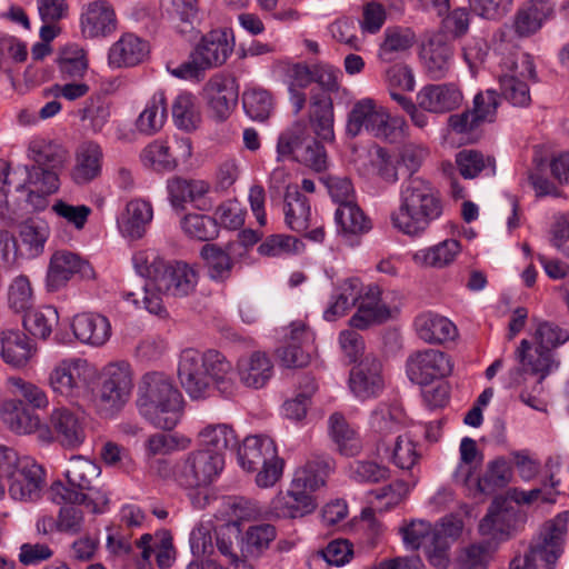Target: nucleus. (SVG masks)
I'll return each mask as SVG.
<instances>
[{"label": "nucleus", "mask_w": 569, "mask_h": 569, "mask_svg": "<svg viewBox=\"0 0 569 569\" xmlns=\"http://www.w3.org/2000/svg\"><path fill=\"white\" fill-rule=\"evenodd\" d=\"M168 117L167 98L164 92H156L146 103L136 120V129L143 136H153L164 126Z\"/></svg>", "instance_id": "nucleus-42"}, {"label": "nucleus", "mask_w": 569, "mask_h": 569, "mask_svg": "<svg viewBox=\"0 0 569 569\" xmlns=\"http://www.w3.org/2000/svg\"><path fill=\"white\" fill-rule=\"evenodd\" d=\"M242 104L246 113L256 121L267 120L274 109L271 93L259 87H251L244 90Z\"/></svg>", "instance_id": "nucleus-56"}, {"label": "nucleus", "mask_w": 569, "mask_h": 569, "mask_svg": "<svg viewBox=\"0 0 569 569\" xmlns=\"http://www.w3.org/2000/svg\"><path fill=\"white\" fill-rule=\"evenodd\" d=\"M210 184L201 179L172 177L167 181V191L172 207L183 209L187 202H196L203 198Z\"/></svg>", "instance_id": "nucleus-43"}, {"label": "nucleus", "mask_w": 569, "mask_h": 569, "mask_svg": "<svg viewBox=\"0 0 569 569\" xmlns=\"http://www.w3.org/2000/svg\"><path fill=\"white\" fill-rule=\"evenodd\" d=\"M133 263L136 270L146 280L138 292L124 291V300L161 318L168 315L162 303V295L188 296L198 281L197 272L188 263L182 261L168 263L154 251L137 252L133 256Z\"/></svg>", "instance_id": "nucleus-1"}, {"label": "nucleus", "mask_w": 569, "mask_h": 569, "mask_svg": "<svg viewBox=\"0 0 569 569\" xmlns=\"http://www.w3.org/2000/svg\"><path fill=\"white\" fill-rule=\"evenodd\" d=\"M452 362L448 355L437 349L412 352L406 362L408 378L417 385H429L449 376Z\"/></svg>", "instance_id": "nucleus-19"}, {"label": "nucleus", "mask_w": 569, "mask_h": 569, "mask_svg": "<svg viewBox=\"0 0 569 569\" xmlns=\"http://www.w3.org/2000/svg\"><path fill=\"white\" fill-rule=\"evenodd\" d=\"M237 375L243 386L259 389L264 387L271 379L273 365L266 353L256 351L248 357L239 359Z\"/></svg>", "instance_id": "nucleus-31"}, {"label": "nucleus", "mask_w": 569, "mask_h": 569, "mask_svg": "<svg viewBox=\"0 0 569 569\" xmlns=\"http://www.w3.org/2000/svg\"><path fill=\"white\" fill-rule=\"evenodd\" d=\"M417 41L412 29L406 27H388L379 46L378 58L383 62H392L405 56Z\"/></svg>", "instance_id": "nucleus-38"}, {"label": "nucleus", "mask_w": 569, "mask_h": 569, "mask_svg": "<svg viewBox=\"0 0 569 569\" xmlns=\"http://www.w3.org/2000/svg\"><path fill=\"white\" fill-rule=\"evenodd\" d=\"M181 228L188 237L201 241L213 239L218 233L216 220L199 213L187 214L181 220Z\"/></svg>", "instance_id": "nucleus-64"}, {"label": "nucleus", "mask_w": 569, "mask_h": 569, "mask_svg": "<svg viewBox=\"0 0 569 569\" xmlns=\"http://www.w3.org/2000/svg\"><path fill=\"white\" fill-rule=\"evenodd\" d=\"M58 63L59 70L64 79L82 78L88 70L87 53L77 44L63 48Z\"/></svg>", "instance_id": "nucleus-60"}, {"label": "nucleus", "mask_w": 569, "mask_h": 569, "mask_svg": "<svg viewBox=\"0 0 569 569\" xmlns=\"http://www.w3.org/2000/svg\"><path fill=\"white\" fill-rule=\"evenodd\" d=\"M358 310L350 318L349 323L357 329H366L375 322H382L390 318V309L381 298L378 286H363L361 298L358 300Z\"/></svg>", "instance_id": "nucleus-24"}, {"label": "nucleus", "mask_w": 569, "mask_h": 569, "mask_svg": "<svg viewBox=\"0 0 569 569\" xmlns=\"http://www.w3.org/2000/svg\"><path fill=\"white\" fill-rule=\"evenodd\" d=\"M238 461L244 470L258 471L256 483L260 488L273 487L282 477L284 461L267 436L246 437L238 449Z\"/></svg>", "instance_id": "nucleus-7"}, {"label": "nucleus", "mask_w": 569, "mask_h": 569, "mask_svg": "<svg viewBox=\"0 0 569 569\" xmlns=\"http://www.w3.org/2000/svg\"><path fill=\"white\" fill-rule=\"evenodd\" d=\"M100 467L83 456L70 458L64 471L68 485L54 481L49 498L57 505L81 503L92 513H102L109 505V492L97 486Z\"/></svg>", "instance_id": "nucleus-4"}, {"label": "nucleus", "mask_w": 569, "mask_h": 569, "mask_svg": "<svg viewBox=\"0 0 569 569\" xmlns=\"http://www.w3.org/2000/svg\"><path fill=\"white\" fill-rule=\"evenodd\" d=\"M443 212L439 190L422 177H409L399 193V206L391 213V223L399 232L419 237Z\"/></svg>", "instance_id": "nucleus-3"}, {"label": "nucleus", "mask_w": 569, "mask_h": 569, "mask_svg": "<svg viewBox=\"0 0 569 569\" xmlns=\"http://www.w3.org/2000/svg\"><path fill=\"white\" fill-rule=\"evenodd\" d=\"M76 274L82 280H93L96 278L92 266L78 253L58 250L50 258L46 288L49 292H56L64 288Z\"/></svg>", "instance_id": "nucleus-16"}, {"label": "nucleus", "mask_w": 569, "mask_h": 569, "mask_svg": "<svg viewBox=\"0 0 569 569\" xmlns=\"http://www.w3.org/2000/svg\"><path fill=\"white\" fill-rule=\"evenodd\" d=\"M152 217V207L148 201L133 199L127 203L124 211L118 218V227L124 237L140 239L144 236Z\"/></svg>", "instance_id": "nucleus-34"}, {"label": "nucleus", "mask_w": 569, "mask_h": 569, "mask_svg": "<svg viewBox=\"0 0 569 569\" xmlns=\"http://www.w3.org/2000/svg\"><path fill=\"white\" fill-rule=\"evenodd\" d=\"M59 315L56 308L43 306L24 312L23 327L32 336L46 340L58 325Z\"/></svg>", "instance_id": "nucleus-53"}, {"label": "nucleus", "mask_w": 569, "mask_h": 569, "mask_svg": "<svg viewBox=\"0 0 569 569\" xmlns=\"http://www.w3.org/2000/svg\"><path fill=\"white\" fill-rule=\"evenodd\" d=\"M178 379L187 395L194 400L210 397L214 391L232 396L237 389L236 371L221 352L187 348L178 361Z\"/></svg>", "instance_id": "nucleus-2"}, {"label": "nucleus", "mask_w": 569, "mask_h": 569, "mask_svg": "<svg viewBox=\"0 0 569 569\" xmlns=\"http://www.w3.org/2000/svg\"><path fill=\"white\" fill-rule=\"evenodd\" d=\"M203 96L211 116L218 121H224L237 106L239 86L234 77L218 73L206 83Z\"/></svg>", "instance_id": "nucleus-20"}, {"label": "nucleus", "mask_w": 569, "mask_h": 569, "mask_svg": "<svg viewBox=\"0 0 569 569\" xmlns=\"http://www.w3.org/2000/svg\"><path fill=\"white\" fill-rule=\"evenodd\" d=\"M515 511L503 497H497L490 505L487 515L479 523L481 536L492 540H506L510 537Z\"/></svg>", "instance_id": "nucleus-26"}, {"label": "nucleus", "mask_w": 569, "mask_h": 569, "mask_svg": "<svg viewBox=\"0 0 569 569\" xmlns=\"http://www.w3.org/2000/svg\"><path fill=\"white\" fill-rule=\"evenodd\" d=\"M133 389V371L126 361L107 365L101 373L98 402L102 410L114 413L130 399Z\"/></svg>", "instance_id": "nucleus-12"}, {"label": "nucleus", "mask_w": 569, "mask_h": 569, "mask_svg": "<svg viewBox=\"0 0 569 569\" xmlns=\"http://www.w3.org/2000/svg\"><path fill=\"white\" fill-rule=\"evenodd\" d=\"M405 423V412L398 405L380 402L370 413L369 427L378 436L399 431Z\"/></svg>", "instance_id": "nucleus-45"}, {"label": "nucleus", "mask_w": 569, "mask_h": 569, "mask_svg": "<svg viewBox=\"0 0 569 569\" xmlns=\"http://www.w3.org/2000/svg\"><path fill=\"white\" fill-rule=\"evenodd\" d=\"M425 73L432 80L446 78L453 61L452 48L440 39H430L420 51Z\"/></svg>", "instance_id": "nucleus-28"}, {"label": "nucleus", "mask_w": 569, "mask_h": 569, "mask_svg": "<svg viewBox=\"0 0 569 569\" xmlns=\"http://www.w3.org/2000/svg\"><path fill=\"white\" fill-rule=\"evenodd\" d=\"M284 222L295 232H305L313 224L309 199L297 186H288L283 200Z\"/></svg>", "instance_id": "nucleus-29"}, {"label": "nucleus", "mask_w": 569, "mask_h": 569, "mask_svg": "<svg viewBox=\"0 0 569 569\" xmlns=\"http://www.w3.org/2000/svg\"><path fill=\"white\" fill-rule=\"evenodd\" d=\"M418 337L428 343H443L457 335L456 326L446 317L435 313H422L415 320Z\"/></svg>", "instance_id": "nucleus-39"}, {"label": "nucleus", "mask_w": 569, "mask_h": 569, "mask_svg": "<svg viewBox=\"0 0 569 569\" xmlns=\"http://www.w3.org/2000/svg\"><path fill=\"white\" fill-rule=\"evenodd\" d=\"M386 387L382 363L372 356H367L349 375V389L361 400L378 398Z\"/></svg>", "instance_id": "nucleus-22"}, {"label": "nucleus", "mask_w": 569, "mask_h": 569, "mask_svg": "<svg viewBox=\"0 0 569 569\" xmlns=\"http://www.w3.org/2000/svg\"><path fill=\"white\" fill-rule=\"evenodd\" d=\"M569 511H562L546 521L530 542L528 551L541 569H553L565 551Z\"/></svg>", "instance_id": "nucleus-11"}, {"label": "nucleus", "mask_w": 569, "mask_h": 569, "mask_svg": "<svg viewBox=\"0 0 569 569\" xmlns=\"http://www.w3.org/2000/svg\"><path fill=\"white\" fill-rule=\"evenodd\" d=\"M515 358L519 366L511 369L508 373V386L510 388L520 387L526 382V373L538 376L536 383L539 385L555 369L559 362L555 359L553 352L540 348L538 345L532 349L529 340H521L515 351Z\"/></svg>", "instance_id": "nucleus-13"}, {"label": "nucleus", "mask_w": 569, "mask_h": 569, "mask_svg": "<svg viewBox=\"0 0 569 569\" xmlns=\"http://www.w3.org/2000/svg\"><path fill=\"white\" fill-rule=\"evenodd\" d=\"M553 16V8L546 0H530L521 6L513 18V29L519 37L537 33Z\"/></svg>", "instance_id": "nucleus-32"}, {"label": "nucleus", "mask_w": 569, "mask_h": 569, "mask_svg": "<svg viewBox=\"0 0 569 569\" xmlns=\"http://www.w3.org/2000/svg\"><path fill=\"white\" fill-rule=\"evenodd\" d=\"M335 219L345 233H363L371 228L370 220L357 204L356 200L340 204L336 210Z\"/></svg>", "instance_id": "nucleus-57"}, {"label": "nucleus", "mask_w": 569, "mask_h": 569, "mask_svg": "<svg viewBox=\"0 0 569 569\" xmlns=\"http://www.w3.org/2000/svg\"><path fill=\"white\" fill-rule=\"evenodd\" d=\"M19 236L26 246L30 257H38L44 250V244L50 236V228L47 221L33 217L24 220L19 227Z\"/></svg>", "instance_id": "nucleus-50"}, {"label": "nucleus", "mask_w": 569, "mask_h": 569, "mask_svg": "<svg viewBox=\"0 0 569 569\" xmlns=\"http://www.w3.org/2000/svg\"><path fill=\"white\" fill-rule=\"evenodd\" d=\"M149 53V44L133 33H124L109 49L108 61L112 68L133 67Z\"/></svg>", "instance_id": "nucleus-30"}, {"label": "nucleus", "mask_w": 569, "mask_h": 569, "mask_svg": "<svg viewBox=\"0 0 569 569\" xmlns=\"http://www.w3.org/2000/svg\"><path fill=\"white\" fill-rule=\"evenodd\" d=\"M416 101L421 109L442 114L458 109L463 94L455 83L426 84L418 91Z\"/></svg>", "instance_id": "nucleus-23"}, {"label": "nucleus", "mask_w": 569, "mask_h": 569, "mask_svg": "<svg viewBox=\"0 0 569 569\" xmlns=\"http://www.w3.org/2000/svg\"><path fill=\"white\" fill-rule=\"evenodd\" d=\"M460 252V241L445 239L433 246L417 250L412 253L411 259L420 268L443 269L451 266Z\"/></svg>", "instance_id": "nucleus-33"}, {"label": "nucleus", "mask_w": 569, "mask_h": 569, "mask_svg": "<svg viewBox=\"0 0 569 569\" xmlns=\"http://www.w3.org/2000/svg\"><path fill=\"white\" fill-rule=\"evenodd\" d=\"M405 128L407 124L402 118H391L382 106L371 98H365L352 106L346 129L351 137L366 130L377 138L395 140L403 134Z\"/></svg>", "instance_id": "nucleus-9"}, {"label": "nucleus", "mask_w": 569, "mask_h": 569, "mask_svg": "<svg viewBox=\"0 0 569 569\" xmlns=\"http://www.w3.org/2000/svg\"><path fill=\"white\" fill-rule=\"evenodd\" d=\"M310 122L320 139L333 140V108L330 97L318 94L311 98Z\"/></svg>", "instance_id": "nucleus-46"}, {"label": "nucleus", "mask_w": 569, "mask_h": 569, "mask_svg": "<svg viewBox=\"0 0 569 569\" xmlns=\"http://www.w3.org/2000/svg\"><path fill=\"white\" fill-rule=\"evenodd\" d=\"M110 102L101 94L87 99L81 110V119L88 121L93 132H101L110 118Z\"/></svg>", "instance_id": "nucleus-62"}, {"label": "nucleus", "mask_w": 569, "mask_h": 569, "mask_svg": "<svg viewBox=\"0 0 569 569\" xmlns=\"http://www.w3.org/2000/svg\"><path fill=\"white\" fill-rule=\"evenodd\" d=\"M498 81L501 96L515 107L531 102L529 82L537 81L532 57L521 50L503 56L499 62Z\"/></svg>", "instance_id": "nucleus-8"}, {"label": "nucleus", "mask_w": 569, "mask_h": 569, "mask_svg": "<svg viewBox=\"0 0 569 569\" xmlns=\"http://www.w3.org/2000/svg\"><path fill=\"white\" fill-rule=\"evenodd\" d=\"M318 503L312 495L306 493L300 488H295L291 482L289 489L280 491L270 502V512L277 518L295 519L312 513Z\"/></svg>", "instance_id": "nucleus-25"}, {"label": "nucleus", "mask_w": 569, "mask_h": 569, "mask_svg": "<svg viewBox=\"0 0 569 569\" xmlns=\"http://www.w3.org/2000/svg\"><path fill=\"white\" fill-rule=\"evenodd\" d=\"M140 413L153 426L170 430L176 427L183 399L172 380L162 372H147L138 386Z\"/></svg>", "instance_id": "nucleus-5"}, {"label": "nucleus", "mask_w": 569, "mask_h": 569, "mask_svg": "<svg viewBox=\"0 0 569 569\" xmlns=\"http://www.w3.org/2000/svg\"><path fill=\"white\" fill-rule=\"evenodd\" d=\"M1 420L4 426L18 436L34 435L42 443L50 439L47 423L42 421L36 410L27 406L21 399L6 400L0 408Z\"/></svg>", "instance_id": "nucleus-17"}, {"label": "nucleus", "mask_w": 569, "mask_h": 569, "mask_svg": "<svg viewBox=\"0 0 569 569\" xmlns=\"http://www.w3.org/2000/svg\"><path fill=\"white\" fill-rule=\"evenodd\" d=\"M36 353V347L21 331L6 330L0 335V357L14 369L24 368Z\"/></svg>", "instance_id": "nucleus-27"}, {"label": "nucleus", "mask_w": 569, "mask_h": 569, "mask_svg": "<svg viewBox=\"0 0 569 569\" xmlns=\"http://www.w3.org/2000/svg\"><path fill=\"white\" fill-rule=\"evenodd\" d=\"M511 479V469L507 461L498 458L488 463L482 477H472L471 488L477 492L491 493L508 485Z\"/></svg>", "instance_id": "nucleus-51"}, {"label": "nucleus", "mask_w": 569, "mask_h": 569, "mask_svg": "<svg viewBox=\"0 0 569 569\" xmlns=\"http://www.w3.org/2000/svg\"><path fill=\"white\" fill-rule=\"evenodd\" d=\"M161 8L172 19L179 23L177 28L181 33H187L194 29V23L199 21V6L197 0H160Z\"/></svg>", "instance_id": "nucleus-54"}, {"label": "nucleus", "mask_w": 569, "mask_h": 569, "mask_svg": "<svg viewBox=\"0 0 569 569\" xmlns=\"http://www.w3.org/2000/svg\"><path fill=\"white\" fill-rule=\"evenodd\" d=\"M362 282L358 278H349L343 280L337 288V293L333 296V301L325 310L323 317L328 321H333L342 317L358 305L361 298Z\"/></svg>", "instance_id": "nucleus-44"}, {"label": "nucleus", "mask_w": 569, "mask_h": 569, "mask_svg": "<svg viewBox=\"0 0 569 569\" xmlns=\"http://www.w3.org/2000/svg\"><path fill=\"white\" fill-rule=\"evenodd\" d=\"M224 459L209 450L190 452L178 466L176 477L184 488H202L213 482L223 469Z\"/></svg>", "instance_id": "nucleus-14"}, {"label": "nucleus", "mask_w": 569, "mask_h": 569, "mask_svg": "<svg viewBox=\"0 0 569 569\" xmlns=\"http://www.w3.org/2000/svg\"><path fill=\"white\" fill-rule=\"evenodd\" d=\"M71 327L79 341L96 347L104 345L111 336L109 320L97 313L77 315Z\"/></svg>", "instance_id": "nucleus-36"}, {"label": "nucleus", "mask_w": 569, "mask_h": 569, "mask_svg": "<svg viewBox=\"0 0 569 569\" xmlns=\"http://www.w3.org/2000/svg\"><path fill=\"white\" fill-rule=\"evenodd\" d=\"M533 338L536 345L552 352L556 348L569 341V328L551 321H538Z\"/></svg>", "instance_id": "nucleus-61"}, {"label": "nucleus", "mask_w": 569, "mask_h": 569, "mask_svg": "<svg viewBox=\"0 0 569 569\" xmlns=\"http://www.w3.org/2000/svg\"><path fill=\"white\" fill-rule=\"evenodd\" d=\"M92 376V366L83 358L73 357L57 362L47 381L56 397L73 402L86 393Z\"/></svg>", "instance_id": "nucleus-10"}, {"label": "nucleus", "mask_w": 569, "mask_h": 569, "mask_svg": "<svg viewBox=\"0 0 569 569\" xmlns=\"http://www.w3.org/2000/svg\"><path fill=\"white\" fill-rule=\"evenodd\" d=\"M194 54L206 69L223 64L232 52L226 31L213 30L202 38Z\"/></svg>", "instance_id": "nucleus-37"}, {"label": "nucleus", "mask_w": 569, "mask_h": 569, "mask_svg": "<svg viewBox=\"0 0 569 569\" xmlns=\"http://www.w3.org/2000/svg\"><path fill=\"white\" fill-rule=\"evenodd\" d=\"M306 122L299 120L282 130L277 140V159L296 161L298 152L309 138Z\"/></svg>", "instance_id": "nucleus-48"}, {"label": "nucleus", "mask_w": 569, "mask_h": 569, "mask_svg": "<svg viewBox=\"0 0 569 569\" xmlns=\"http://www.w3.org/2000/svg\"><path fill=\"white\" fill-rule=\"evenodd\" d=\"M331 462L328 457H316L295 471L291 482L295 488H300L306 493L312 495L325 486L326 478L331 470Z\"/></svg>", "instance_id": "nucleus-41"}, {"label": "nucleus", "mask_w": 569, "mask_h": 569, "mask_svg": "<svg viewBox=\"0 0 569 569\" xmlns=\"http://www.w3.org/2000/svg\"><path fill=\"white\" fill-rule=\"evenodd\" d=\"M102 149L96 142H86L80 146L76 157V164L71 178L77 184H87L101 172Z\"/></svg>", "instance_id": "nucleus-40"}, {"label": "nucleus", "mask_w": 569, "mask_h": 569, "mask_svg": "<svg viewBox=\"0 0 569 569\" xmlns=\"http://www.w3.org/2000/svg\"><path fill=\"white\" fill-rule=\"evenodd\" d=\"M481 118H485V114L476 116L472 110H466L449 116L448 127L465 142H475L479 137L478 128L482 124Z\"/></svg>", "instance_id": "nucleus-63"}, {"label": "nucleus", "mask_w": 569, "mask_h": 569, "mask_svg": "<svg viewBox=\"0 0 569 569\" xmlns=\"http://www.w3.org/2000/svg\"><path fill=\"white\" fill-rule=\"evenodd\" d=\"M460 462L455 471L456 482L471 488L472 477L482 465V455L477 449V443L471 438H463L460 442Z\"/></svg>", "instance_id": "nucleus-52"}, {"label": "nucleus", "mask_w": 569, "mask_h": 569, "mask_svg": "<svg viewBox=\"0 0 569 569\" xmlns=\"http://www.w3.org/2000/svg\"><path fill=\"white\" fill-rule=\"evenodd\" d=\"M328 433L340 455L355 457L361 452V438L341 412H333L329 416Z\"/></svg>", "instance_id": "nucleus-35"}, {"label": "nucleus", "mask_w": 569, "mask_h": 569, "mask_svg": "<svg viewBox=\"0 0 569 569\" xmlns=\"http://www.w3.org/2000/svg\"><path fill=\"white\" fill-rule=\"evenodd\" d=\"M7 383L11 391L31 409L43 410L49 407V397L47 392L33 382L26 381L19 377H10Z\"/></svg>", "instance_id": "nucleus-59"}, {"label": "nucleus", "mask_w": 569, "mask_h": 569, "mask_svg": "<svg viewBox=\"0 0 569 569\" xmlns=\"http://www.w3.org/2000/svg\"><path fill=\"white\" fill-rule=\"evenodd\" d=\"M456 166L465 179H475L482 172L487 176L496 173V161L489 156L473 149H463L456 154Z\"/></svg>", "instance_id": "nucleus-47"}, {"label": "nucleus", "mask_w": 569, "mask_h": 569, "mask_svg": "<svg viewBox=\"0 0 569 569\" xmlns=\"http://www.w3.org/2000/svg\"><path fill=\"white\" fill-rule=\"evenodd\" d=\"M47 429L50 439L42 441L46 445L57 441L63 448L73 450L82 446L87 438L84 417L64 406L51 410Z\"/></svg>", "instance_id": "nucleus-15"}, {"label": "nucleus", "mask_w": 569, "mask_h": 569, "mask_svg": "<svg viewBox=\"0 0 569 569\" xmlns=\"http://www.w3.org/2000/svg\"><path fill=\"white\" fill-rule=\"evenodd\" d=\"M172 118L174 124L184 131L194 130L200 122V113L196 99L191 93L183 92L172 102Z\"/></svg>", "instance_id": "nucleus-58"}, {"label": "nucleus", "mask_w": 569, "mask_h": 569, "mask_svg": "<svg viewBox=\"0 0 569 569\" xmlns=\"http://www.w3.org/2000/svg\"><path fill=\"white\" fill-rule=\"evenodd\" d=\"M28 157L33 161L27 168L28 183L43 193H54L59 176L68 160V151L57 141L37 137L29 142Z\"/></svg>", "instance_id": "nucleus-6"}, {"label": "nucleus", "mask_w": 569, "mask_h": 569, "mask_svg": "<svg viewBox=\"0 0 569 569\" xmlns=\"http://www.w3.org/2000/svg\"><path fill=\"white\" fill-rule=\"evenodd\" d=\"M9 496L21 502L40 499L46 486V470L31 457H22L18 469L7 481Z\"/></svg>", "instance_id": "nucleus-18"}, {"label": "nucleus", "mask_w": 569, "mask_h": 569, "mask_svg": "<svg viewBox=\"0 0 569 569\" xmlns=\"http://www.w3.org/2000/svg\"><path fill=\"white\" fill-rule=\"evenodd\" d=\"M79 22L84 39L107 38L118 29L114 7L108 0H93L84 4Z\"/></svg>", "instance_id": "nucleus-21"}, {"label": "nucleus", "mask_w": 569, "mask_h": 569, "mask_svg": "<svg viewBox=\"0 0 569 569\" xmlns=\"http://www.w3.org/2000/svg\"><path fill=\"white\" fill-rule=\"evenodd\" d=\"M199 441L203 450L212 453H219L223 458V452L236 447L238 440L234 430L226 423L209 425L199 432Z\"/></svg>", "instance_id": "nucleus-49"}, {"label": "nucleus", "mask_w": 569, "mask_h": 569, "mask_svg": "<svg viewBox=\"0 0 569 569\" xmlns=\"http://www.w3.org/2000/svg\"><path fill=\"white\" fill-rule=\"evenodd\" d=\"M140 160L144 167L158 171H172L177 168V156L168 143L160 139L153 140L142 149Z\"/></svg>", "instance_id": "nucleus-55"}]
</instances>
